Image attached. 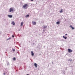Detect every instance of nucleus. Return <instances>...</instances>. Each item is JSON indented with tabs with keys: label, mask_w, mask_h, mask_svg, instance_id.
I'll use <instances>...</instances> for the list:
<instances>
[{
	"label": "nucleus",
	"mask_w": 75,
	"mask_h": 75,
	"mask_svg": "<svg viewBox=\"0 0 75 75\" xmlns=\"http://www.w3.org/2000/svg\"><path fill=\"white\" fill-rule=\"evenodd\" d=\"M23 8H27L28 7V5L27 4H25L23 6Z\"/></svg>",
	"instance_id": "1"
},
{
	"label": "nucleus",
	"mask_w": 75,
	"mask_h": 75,
	"mask_svg": "<svg viewBox=\"0 0 75 75\" xmlns=\"http://www.w3.org/2000/svg\"><path fill=\"white\" fill-rule=\"evenodd\" d=\"M14 11V9L13 8H11L9 9V12L11 13L12 11L13 12Z\"/></svg>",
	"instance_id": "2"
},
{
	"label": "nucleus",
	"mask_w": 75,
	"mask_h": 75,
	"mask_svg": "<svg viewBox=\"0 0 75 75\" xmlns=\"http://www.w3.org/2000/svg\"><path fill=\"white\" fill-rule=\"evenodd\" d=\"M68 52H72V50L69 49H68Z\"/></svg>",
	"instance_id": "3"
},
{
	"label": "nucleus",
	"mask_w": 75,
	"mask_h": 75,
	"mask_svg": "<svg viewBox=\"0 0 75 75\" xmlns=\"http://www.w3.org/2000/svg\"><path fill=\"white\" fill-rule=\"evenodd\" d=\"M32 23L33 25H35L36 24V22H35L33 21L32 22Z\"/></svg>",
	"instance_id": "4"
},
{
	"label": "nucleus",
	"mask_w": 75,
	"mask_h": 75,
	"mask_svg": "<svg viewBox=\"0 0 75 75\" xmlns=\"http://www.w3.org/2000/svg\"><path fill=\"white\" fill-rule=\"evenodd\" d=\"M31 54L32 56H34V53L33 52V51H32L31 52Z\"/></svg>",
	"instance_id": "5"
},
{
	"label": "nucleus",
	"mask_w": 75,
	"mask_h": 75,
	"mask_svg": "<svg viewBox=\"0 0 75 75\" xmlns=\"http://www.w3.org/2000/svg\"><path fill=\"white\" fill-rule=\"evenodd\" d=\"M8 17H9V18H12V17H13V16L11 15H8Z\"/></svg>",
	"instance_id": "6"
},
{
	"label": "nucleus",
	"mask_w": 75,
	"mask_h": 75,
	"mask_svg": "<svg viewBox=\"0 0 75 75\" xmlns=\"http://www.w3.org/2000/svg\"><path fill=\"white\" fill-rule=\"evenodd\" d=\"M12 24H13V25H15L16 24L15 23H14V21H12L11 23Z\"/></svg>",
	"instance_id": "7"
},
{
	"label": "nucleus",
	"mask_w": 75,
	"mask_h": 75,
	"mask_svg": "<svg viewBox=\"0 0 75 75\" xmlns=\"http://www.w3.org/2000/svg\"><path fill=\"white\" fill-rule=\"evenodd\" d=\"M70 27H71V28L72 30H74V29H75V28H74L73 27H72V25H70Z\"/></svg>",
	"instance_id": "8"
},
{
	"label": "nucleus",
	"mask_w": 75,
	"mask_h": 75,
	"mask_svg": "<svg viewBox=\"0 0 75 75\" xmlns=\"http://www.w3.org/2000/svg\"><path fill=\"white\" fill-rule=\"evenodd\" d=\"M34 65L35 67H37V64L35 63H34Z\"/></svg>",
	"instance_id": "9"
},
{
	"label": "nucleus",
	"mask_w": 75,
	"mask_h": 75,
	"mask_svg": "<svg viewBox=\"0 0 75 75\" xmlns=\"http://www.w3.org/2000/svg\"><path fill=\"white\" fill-rule=\"evenodd\" d=\"M23 24H24V23L23 22H21V26H23Z\"/></svg>",
	"instance_id": "10"
},
{
	"label": "nucleus",
	"mask_w": 75,
	"mask_h": 75,
	"mask_svg": "<svg viewBox=\"0 0 75 75\" xmlns=\"http://www.w3.org/2000/svg\"><path fill=\"white\" fill-rule=\"evenodd\" d=\"M63 11V10L62 9L60 11V13H62V12Z\"/></svg>",
	"instance_id": "11"
},
{
	"label": "nucleus",
	"mask_w": 75,
	"mask_h": 75,
	"mask_svg": "<svg viewBox=\"0 0 75 75\" xmlns=\"http://www.w3.org/2000/svg\"><path fill=\"white\" fill-rule=\"evenodd\" d=\"M57 24H59V22H57Z\"/></svg>",
	"instance_id": "12"
},
{
	"label": "nucleus",
	"mask_w": 75,
	"mask_h": 75,
	"mask_svg": "<svg viewBox=\"0 0 75 75\" xmlns=\"http://www.w3.org/2000/svg\"><path fill=\"white\" fill-rule=\"evenodd\" d=\"M29 17V15H26V16H25V17Z\"/></svg>",
	"instance_id": "13"
},
{
	"label": "nucleus",
	"mask_w": 75,
	"mask_h": 75,
	"mask_svg": "<svg viewBox=\"0 0 75 75\" xmlns=\"http://www.w3.org/2000/svg\"><path fill=\"white\" fill-rule=\"evenodd\" d=\"M63 38H65V39H67V37H65V36H63Z\"/></svg>",
	"instance_id": "14"
},
{
	"label": "nucleus",
	"mask_w": 75,
	"mask_h": 75,
	"mask_svg": "<svg viewBox=\"0 0 75 75\" xmlns=\"http://www.w3.org/2000/svg\"><path fill=\"white\" fill-rule=\"evenodd\" d=\"M12 51H13V52H14V51H15V49H12Z\"/></svg>",
	"instance_id": "15"
},
{
	"label": "nucleus",
	"mask_w": 75,
	"mask_h": 75,
	"mask_svg": "<svg viewBox=\"0 0 75 75\" xmlns=\"http://www.w3.org/2000/svg\"><path fill=\"white\" fill-rule=\"evenodd\" d=\"M13 60H14V61H16V58L14 57L13 58Z\"/></svg>",
	"instance_id": "16"
},
{
	"label": "nucleus",
	"mask_w": 75,
	"mask_h": 75,
	"mask_svg": "<svg viewBox=\"0 0 75 75\" xmlns=\"http://www.w3.org/2000/svg\"><path fill=\"white\" fill-rule=\"evenodd\" d=\"M30 1H34L33 0H30Z\"/></svg>",
	"instance_id": "17"
},
{
	"label": "nucleus",
	"mask_w": 75,
	"mask_h": 75,
	"mask_svg": "<svg viewBox=\"0 0 75 75\" xmlns=\"http://www.w3.org/2000/svg\"><path fill=\"white\" fill-rule=\"evenodd\" d=\"M46 28V26L44 27V28Z\"/></svg>",
	"instance_id": "18"
},
{
	"label": "nucleus",
	"mask_w": 75,
	"mask_h": 75,
	"mask_svg": "<svg viewBox=\"0 0 75 75\" xmlns=\"http://www.w3.org/2000/svg\"><path fill=\"white\" fill-rule=\"evenodd\" d=\"M4 75H5V73H4Z\"/></svg>",
	"instance_id": "19"
},
{
	"label": "nucleus",
	"mask_w": 75,
	"mask_h": 75,
	"mask_svg": "<svg viewBox=\"0 0 75 75\" xmlns=\"http://www.w3.org/2000/svg\"><path fill=\"white\" fill-rule=\"evenodd\" d=\"M13 37H14V35H12Z\"/></svg>",
	"instance_id": "20"
},
{
	"label": "nucleus",
	"mask_w": 75,
	"mask_h": 75,
	"mask_svg": "<svg viewBox=\"0 0 75 75\" xmlns=\"http://www.w3.org/2000/svg\"><path fill=\"white\" fill-rule=\"evenodd\" d=\"M65 35H67V34H66Z\"/></svg>",
	"instance_id": "21"
},
{
	"label": "nucleus",
	"mask_w": 75,
	"mask_h": 75,
	"mask_svg": "<svg viewBox=\"0 0 75 75\" xmlns=\"http://www.w3.org/2000/svg\"><path fill=\"white\" fill-rule=\"evenodd\" d=\"M9 39H10V38H9Z\"/></svg>",
	"instance_id": "22"
}]
</instances>
